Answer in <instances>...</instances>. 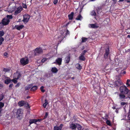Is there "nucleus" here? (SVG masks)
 Instances as JSON below:
<instances>
[{"instance_id": "obj_24", "label": "nucleus", "mask_w": 130, "mask_h": 130, "mask_svg": "<svg viewBox=\"0 0 130 130\" xmlns=\"http://www.w3.org/2000/svg\"><path fill=\"white\" fill-rule=\"evenodd\" d=\"M76 128H77L78 130H80L82 128V126L79 124L76 123Z\"/></svg>"}, {"instance_id": "obj_50", "label": "nucleus", "mask_w": 130, "mask_h": 130, "mask_svg": "<svg viewBox=\"0 0 130 130\" xmlns=\"http://www.w3.org/2000/svg\"><path fill=\"white\" fill-rule=\"evenodd\" d=\"M4 98V95H2L0 96V100L1 101Z\"/></svg>"}, {"instance_id": "obj_12", "label": "nucleus", "mask_w": 130, "mask_h": 130, "mask_svg": "<svg viewBox=\"0 0 130 130\" xmlns=\"http://www.w3.org/2000/svg\"><path fill=\"white\" fill-rule=\"evenodd\" d=\"M62 58H58L56 60V62H55L54 63H57L58 65H60L61 64V62L62 61Z\"/></svg>"}, {"instance_id": "obj_62", "label": "nucleus", "mask_w": 130, "mask_h": 130, "mask_svg": "<svg viewBox=\"0 0 130 130\" xmlns=\"http://www.w3.org/2000/svg\"><path fill=\"white\" fill-rule=\"evenodd\" d=\"M87 50H85L83 51L82 52H83L85 54V53H86L87 52Z\"/></svg>"}, {"instance_id": "obj_57", "label": "nucleus", "mask_w": 130, "mask_h": 130, "mask_svg": "<svg viewBox=\"0 0 130 130\" xmlns=\"http://www.w3.org/2000/svg\"><path fill=\"white\" fill-rule=\"evenodd\" d=\"M126 73V72L125 71H123L122 72H121V73L123 74H125Z\"/></svg>"}, {"instance_id": "obj_9", "label": "nucleus", "mask_w": 130, "mask_h": 130, "mask_svg": "<svg viewBox=\"0 0 130 130\" xmlns=\"http://www.w3.org/2000/svg\"><path fill=\"white\" fill-rule=\"evenodd\" d=\"M23 9L22 7H19L17 8L16 10L15 11L14 13V15H16L20 13L22 10Z\"/></svg>"}, {"instance_id": "obj_43", "label": "nucleus", "mask_w": 130, "mask_h": 130, "mask_svg": "<svg viewBox=\"0 0 130 130\" xmlns=\"http://www.w3.org/2000/svg\"><path fill=\"white\" fill-rule=\"evenodd\" d=\"M10 71V70L8 68H4L3 70V71L5 72H7L9 71Z\"/></svg>"}, {"instance_id": "obj_51", "label": "nucleus", "mask_w": 130, "mask_h": 130, "mask_svg": "<svg viewBox=\"0 0 130 130\" xmlns=\"http://www.w3.org/2000/svg\"><path fill=\"white\" fill-rule=\"evenodd\" d=\"M126 104V103L125 102H122L120 103V104L121 106H124Z\"/></svg>"}, {"instance_id": "obj_5", "label": "nucleus", "mask_w": 130, "mask_h": 130, "mask_svg": "<svg viewBox=\"0 0 130 130\" xmlns=\"http://www.w3.org/2000/svg\"><path fill=\"white\" fill-rule=\"evenodd\" d=\"M42 52V50L40 47L37 48L34 50V55L35 56H37L39 54L41 53Z\"/></svg>"}, {"instance_id": "obj_42", "label": "nucleus", "mask_w": 130, "mask_h": 130, "mask_svg": "<svg viewBox=\"0 0 130 130\" xmlns=\"http://www.w3.org/2000/svg\"><path fill=\"white\" fill-rule=\"evenodd\" d=\"M44 87L43 86H41L40 88V89L41 90V92L43 93H44L45 91V90L43 89Z\"/></svg>"}, {"instance_id": "obj_1", "label": "nucleus", "mask_w": 130, "mask_h": 130, "mask_svg": "<svg viewBox=\"0 0 130 130\" xmlns=\"http://www.w3.org/2000/svg\"><path fill=\"white\" fill-rule=\"evenodd\" d=\"M119 90L121 93L126 94L129 90L126 86L124 85L121 86L120 87Z\"/></svg>"}, {"instance_id": "obj_58", "label": "nucleus", "mask_w": 130, "mask_h": 130, "mask_svg": "<svg viewBox=\"0 0 130 130\" xmlns=\"http://www.w3.org/2000/svg\"><path fill=\"white\" fill-rule=\"evenodd\" d=\"M3 87V86L1 84H0V89H1Z\"/></svg>"}, {"instance_id": "obj_22", "label": "nucleus", "mask_w": 130, "mask_h": 130, "mask_svg": "<svg viewBox=\"0 0 130 130\" xmlns=\"http://www.w3.org/2000/svg\"><path fill=\"white\" fill-rule=\"evenodd\" d=\"M58 71V70L56 67L52 68L51 69L52 72L53 73H56Z\"/></svg>"}, {"instance_id": "obj_31", "label": "nucleus", "mask_w": 130, "mask_h": 130, "mask_svg": "<svg viewBox=\"0 0 130 130\" xmlns=\"http://www.w3.org/2000/svg\"><path fill=\"white\" fill-rule=\"evenodd\" d=\"M90 14L94 16H96V12L94 10H92L90 13Z\"/></svg>"}, {"instance_id": "obj_53", "label": "nucleus", "mask_w": 130, "mask_h": 130, "mask_svg": "<svg viewBox=\"0 0 130 130\" xmlns=\"http://www.w3.org/2000/svg\"><path fill=\"white\" fill-rule=\"evenodd\" d=\"M58 0H54V4L56 5L58 2Z\"/></svg>"}, {"instance_id": "obj_7", "label": "nucleus", "mask_w": 130, "mask_h": 130, "mask_svg": "<svg viewBox=\"0 0 130 130\" xmlns=\"http://www.w3.org/2000/svg\"><path fill=\"white\" fill-rule=\"evenodd\" d=\"M109 53V46H108V47L105 49V53L104 55V58L105 59L107 58Z\"/></svg>"}, {"instance_id": "obj_64", "label": "nucleus", "mask_w": 130, "mask_h": 130, "mask_svg": "<svg viewBox=\"0 0 130 130\" xmlns=\"http://www.w3.org/2000/svg\"><path fill=\"white\" fill-rule=\"evenodd\" d=\"M127 37L129 38H130V35H128L127 36Z\"/></svg>"}, {"instance_id": "obj_3", "label": "nucleus", "mask_w": 130, "mask_h": 130, "mask_svg": "<svg viewBox=\"0 0 130 130\" xmlns=\"http://www.w3.org/2000/svg\"><path fill=\"white\" fill-rule=\"evenodd\" d=\"M29 62V59L27 57L23 58L20 60V62L23 66H25L28 64Z\"/></svg>"}, {"instance_id": "obj_6", "label": "nucleus", "mask_w": 130, "mask_h": 130, "mask_svg": "<svg viewBox=\"0 0 130 130\" xmlns=\"http://www.w3.org/2000/svg\"><path fill=\"white\" fill-rule=\"evenodd\" d=\"M10 22L9 19L5 18H3L2 21L1 23L3 26H6L9 24Z\"/></svg>"}, {"instance_id": "obj_2", "label": "nucleus", "mask_w": 130, "mask_h": 130, "mask_svg": "<svg viewBox=\"0 0 130 130\" xmlns=\"http://www.w3.org/2000/svg\"><path fill=\"white\" fill-rule=\"evenodd\" d=\"M17 117L19 119H21L23 116V112L22 109H18L16 112Z\"/></svg>"}, {"instance_id": "obj_29", "label": "nucleus", "mask_w": 130, "mask_h": 130, "mask_svg": "<svg viewBox=\"0 0 130 130\" xmlns=\"http://www.w3.org/2000/svg\"><path fill=\"white\" fill-rule=\"evenodd\" d=\"M45 103H44L43 105V106L44 108H45L46 107L47 105L48 104L47 101L46 99H45Z\"/></svg>"}, {"instance_id": "obj_63", "label": "nucleus", "mask_w": 130, "mask_h": 130, "mask_svg": "<svg viewBox=\"0 0 130 130\" xmlns=\"http://www.w3.org/2000/svg\"><path fill=\"white\" fill-rule=\"evenodd\" d=\"M30 98V96H27V97L26 98L27 99H28Z\"/></svg>"}, {"instance_id": "obj_21", "label": "nucleus", "mask_w": 130, "mask_h": 130, "mask_svg": "<svg viewBox=\"0 0 130 130\" xmlns=\"http://www.w3.org/2000/svg\"><path fill=\"white\" fill-rule=\"evenodd\" d=\"M36 119H30L29 121V123L30 125H31L33 123H35L36 122Z\"/></svg>"}, {"instance_id": "obj_27", "label": "nucleus", "mask_w": 130, "mask_h": 130, "mask_svg": "<svg viewBox=\"0 0 130 130\" xmlns=\"http://www.w3.org/2000/svg\"><path fill=\"white\" fill-rule=\"evenodd\" d=\"M24 27V26L23 25H20L19 26H17L16 27V28L18 30H20L22 29Z\"/></svg>"}, {"instance_id": "obj_14", "label": "nucleus", "mask_w": 130, "mask_h": 130, "mask_svg": "<svg viewBox=\"0 0 130 130\" xmlns=\"http://www.w3.org/2000/svg\"><path fill=\"white\" fill-rule=\"evenodd\" d=\"M21 76V74L20 73L16 72L14 74V77L15 79H18Z\"/></svg>"}, {"instance_id": "obj_36", "label": "nucleus", "mask_w": 130, "mask_h": 130, "mask_svg": "<svg viewBox=\"0 0 130 130\" xmlns=\"http://www.w3.org/2000/svg\"><path fill=\"white\" fill-rule=\"evenodd\" d=\"M4 39L2 37H0V45L2 44V42L4 41Z\"/></svg>"}, {"instance_id": "obj_38", "label": "nucleus", "mask_w": 130, "mask_h": 130, "mask_svg": "<svg viewBox=\"0 0 130 130\" xmlns=\"http://www.w3.org/2000/svg\"><path fill=\"white\" fill-rule=\"evenodd\" d=\"M106 120V123L107 124L109 125V126H111V123L110 121L108 120V119L107 120Z\"/></svg>"}, {"instance_id": "obj_8", "label": "nucleus", "mask_w": 130, "mask_h": 130, "mask_svg": "<svg viewBox=\"0 0 130 130\" xmlns=\"http://www.w3.org/2000/svg\"><path fill=\"white\" fill-rule=\"evenodd\" d=\"M30 18V17L29 15L28 14H25L24 15V19L22 21L24 22H27Z\"/></svg>"}, {"instance_id": "obj_18", "label": "nucleus", "mask_w": 130, "mask_h": 130, "mask_svg": "<svg viewBox=\"0 0 130 130\" xmlns=\"http://www.w3.org/2000/svg\"><path fill=\"white\" fill-rule=\"evenodd\" d=\"M65 37V36H61L59 35L58 37V41H59V43H60L61 41L63 40V39Z\"/></svg>"}, {"instance_id": "obj_46", "label": "nucleus", "mask_w": 130, "mask_h": 130, "mask_svg": "<svg viewBox=\"0 0 130 130\" xmlns=\"http://www.w3.org/2000/svg\"><path fill=\"white\" fill-rule=\"evenodd\" d=\"M108 115L107 114H106L105 115V116H104V119L105 120H107L108 119Z\"/></svg>"}, {"instance_id": "obj_11", "label": "nucleus", "mask_w": 130, "mask_h": 130, "mask_svg": "<svg viewBox=\"0 0 130 130\" xmlns=\"http://www.w3.org/2000/svg\"><path fill=\"white\" fill-rule=\"evenodd\" d=\"M70 54L68 55L65 57L64 60V62L66 63H68L70 61Z\"/></svg>"}, {"instance_id": "obj_49", "label": "nucleus", "mask_w": 130, "mask_h": 130, "mask_svg": "<svg viewBox=\"0 0 130 130\" xmlns=\"http://www.w3.org/2000/svg\"><path fill=\"white\" fill-rule=\"evenodd\" d=\"M127 97L128 98H130V90H129L128 93L127 94Z\"/></svg>"}, {"instance_id": "obj_30", "label": "nucleus", "mask_w": 130, "mask_h": 130, "mask_svg": "<svg viewBox=\"0 0 130 130\" xmlns=\"http://www.w3.org/2000/svg\"><path fill=\"white\" fill-rule=\"evenodd\" d=\"M79 59L82 61H84L85 60V58L84 56H80L79 57Z\"/></svg>"}, {"instance_id": "obj_19", "label": "nucleus", "mask_w": 130, "mask_h": 130, "mask_svg": "<svg viewBox=\"0 0 130 130\" xmlns=\"http://www.w3.org/2000/svg\"><path fill=\"white\" fill-rule=\"evenodd\" d=\"M74 15V13L73 12H71V14H69L68 15L69 19L72 20L73 19Z\"/></svg>"}, {"instance_id": "obj_23", "label": "nucleus", "mask_w": 130, "mask_h": 130, "mask_svg": "<svg viewBox=\"0 0 130 130\" xmlns=\"http://www.w3.org/2000/svg\"><path fill=\"white\" fill-rule=\"evenodd\" d=\"M82 18V16L80 14L75 19L77 20L81 21Z\"/></svg>"}, {"instance_id": "obj_35", "label": "nucleus", "mask_w": 130, "mask_h": 130, "mask_svg": "<svg viewBox=\"0 0 130 130\" xmlns=\"http://www.w3.org/2000/svg\"><path fill=\"white\" fill-rule=\"evenodd\" d=\"M130 82V80L129 79H127L126 84L127 86V87H130V84H129V83Z\"/></svg>"}, {"instance_id": "obj_55", "label": "nucleus", "mask_w": 130, "mask_h": 130, "mask_svg": "<svg viewBox=\"0 0 130 130\" xmlns=\"http://www.w3.org/2000/svg\"><path fill=\"white\" fill-rule=\"evenodd\" d=\"M20 85V84L19 83H18L16 85L15 87H18Z\"/></svg>"}, {"instance_id": "obj_17", "label": "nucleus", "mask_w": 130, "mask_h": 130, "mask_svg": "<svg viewBox=\"0 0 130 130\" xmlns=\"http://www.w3.org/2000/svg\"><path fill=\"white\" fill-rule=\"evenodd\" d=\"M76 124H75L73 123H70L69 124V127L72 129L76 130Z\"/></svg>"}, {"instance_id": "obj_60", "label": "nucleus", "mask_w": 130, "mask_h": 130, "mask_svg": "<svg viewBox=\"0 0 130 130\" xmlns=\"http://www.w3.org/2000/svg\"><path fill=\"white\" fill-rule=\"evenodd\" d=\"M85 54L83 52H82V53L80 54V56H84Z\"/></svg>"}, {"instance_id": "obj_61", "label": "nucleus", "mask_w": 130, "mask_h": 130, "mask_svg": "<svg viewBox=\"0 0 130 130\" xmlns=\"http://www.w3.org/2000/svg\"><path fill=\"white\" fill-rule=\"evenodd\" d=\"M8 55V54L6 52H5L4 53V55L5 56H6Z\"/></svg>"}, {"instance_id": "obj_44", "label": "nucleus", "mask_w": 130, "mask_h": 130, "mask_svg": "<svg viewBox=\"0 0 130 130\" xmlns=\"http://www.w3.org/2000/svg\"><path fill=\"white\" fill-rule=\"evenodd\" d=\"M47 60L46 58H44L41 60V62L42 63H44Z\"/></svg>"}, {"instance_id": "obj_45", "label": "nucleus", "mask_w": 130, "mask_h": 130, "mask_svg": "<svg viewBox=\"0 0 130 130\" xmlns=\"http://www.w3.org/2000/svg\"><path fill=\"white\" fill-rule=\"evenodd\" d=\"M48 115V113L47 112H46L45 113V116H44V118L43 119H45L47 117V116Z\"/></svg>"}, {"instance_id": "obj_16", "label": "nucleus", "mask_w": 130, "mask_h": 130, "mask_svg": "<svg viewBox=\"0 0 130 130\" xmlns=\"http://www.w3.org/2000/svg\"><path fill=\"white\" fill-rule=\"evenodd\" d=\"M125 94L121 93L120 92V93L119 95V99L120 100H121V101H123L125 97Z\"/></svg>"}, {"instance_id": "obj_20", "label": "nucleus", "mask_w": 130, "mask_h": 130, "mask_svg": "<svg viewBox=\"0 0 130 130\" xmlns=\"http://www.w3.org/2000/svg\"><path fill=\"white\" fill-rule=\"evenodd\" d=\"M32 84H31L27 85L25 88V91L28 90L30 89L31 87L32 86Z\"/></svg>"}, {"instance_id": "obj_26", "label": "nucleus", "mask_w": 130, "mask_h": 130, "mask_svg": "<svg viewBox=\"0 0 130 130\" xmlns=\"http://www.w3.org/2000/svg\"><path fill=\"white\" fill-rule=\"evenodd\" d=\"M38 89V87L36 86H35L32 87L31 89L30 90L31 91H34L36 90H37Z\"/></svg>"}, {"instance_id": "obj_48", "label": "nucleus", "mask_w": 130, "mask_h": 130, "mask_svg": "<svg viewBox=\"0 0 130 130\" xmlns=\"http://www.w3.org/2000/svg\"><path fill=\"white\" fill-rule=\"evenodd\" d=\"M22 6L23 8H27V6L25 4H23Z\"/></svg>"}, {"instance_id": "obj_56", "label": "nucleus", "mask_w": 130, "mask_h": 130, "mask_svg": "<svg viewBox=\"0 0 130 130\" xmlns=\"http://www.w3.org/2000/svg\"><path fill=\"white\" fill-rule=\"evenodd\" d=\"M3 25L2 24V23L0 22V28H1L3 26Z\"/></svg>"}, {"instance_id": "obj_28", "label": "nucleus", "mask_w": 130, "mask_h": 130, "mask_svg": "<svg viewBox=\"0 0 130 130\" xmlns=\"http://www.w3.org/2000/svg\"><path fill=\"white\" fill-rule=\"evenodd\" d=\"M82 42H85L87 40L88 38L84 37H82Z\"/></svg>"}, {"instance_id": "obj_39", "label": "nucleus", "mask_w": 130, "mask_h": 130, "mask_svg": "<svg viewBox=\"0 0 130 130\" xmlns=\"http://www.w3.org/2000/svg\"><path fill=\"white\" fill-rule=\"evenodd\" d=\"M4 103L2 102H0V108H2L4 106Z\"/></svg>"}, {"instance_id": "obj_54", "label": "nucleus", "mask_w": 130, "mask_h": 130, "mask_svg": "<svg viewBox=\"0 0 130 130\" xmlns=\"http://www.w3.org/2000/svg\"><path fill=\"white\" fill-rule=\"evenodd\" d=\"M13 84H10L9 85V87L10 88V89L13 86Z\"/></svg>"}, {"instance_id": "obj_13", "label": "nucleus", "mask_w": 130, "mask_h": 130, "mask_svg": "<svg viewBox=\"0 0 130 130\" xmlns=\"http://www.w3.org/2000/svg\"><path fill=\"white\" fill-rule=\"evenodd\" d=\"M63 126L62 124H60L59 126H55L54 127V130H61Z\"/></svg>"}, {"instance_id": "obj_15", "label": "nucleus", "mask_w": 130, "mask_h": 130, "mask_svg": "<svg viewBox=\"0 0 130 130\" xmlns=\"http://www.w3.org/2000/svg\"><path fill=\"white\" fill-rule=\"evenodd\" d=\"M89 28H97L99 27L96 23L89 24Z\"/></svg>"}, {"instance_id": "obj_25", "label": "nucleus", "mask_w": 130, "mask_h": 130, "mask_svg": "<svg viewBox=\"0 0 130 130\" xmlns=\"http://www.w3.org/2000/svg\"><path fill=\"white\" fill-rule=\"evenodd\" d=\"M11 81V79H6L5 81V83L7 85L9 84Z\"/></svg>"}, {"instance_id": "obj_33", "label": "nucleus", "mask_w": 130, "mask_h": 130, "mask_svg": "<svg viewBox=\"0 0 130 130\" xmlns=\"http://www.w3.org/2000/svg\"><path fill=\"white\" fill-rule=\"evenodd\" d=\"M4 33L3 30L0 31V37H2L4 35Z\"/></svg>"}, {"instance_id": "obj_4", "label": "nucleus", "mask_w": 130, "mask_h": 130, "mask_svg": "<svg viewBox=\"0 0 130 130\" xmlns=\"http://www.w3.org/2000/svg\"><path fill=\"white\" fill-rule=\"evenodd\" d=\"M18 105L20 107L23 106H25L26 107H28L27 108H29L28 103L22 100L20 101L18 103Z\"/></svg>"}, {"instance_id": "obj_34", "label": "nucleus", "mask_w": 130, "mask_h": 130, "mask_svg": "<svg viewBox=\"0 0 130 130\" xmlns=\"http://www.w3.org/2000/svg\"><path fill=\"white\" fill-rule=\"evenodd\" d=\"M66 33L65 34V36H66H66H67L68 35H69L70 34V32L67 29L65 31Z\"/></svg>"}, {"instance_id": "obj_10", "label": "nucleus", "mask_w": 130, "mask_h": 130, "mask_svg": "<svg viewBox=\"0 0 130 130\" xmlns=\"http://www.w3.org/2000/svg\"><path fill=\"white\" fill-rule=\"evenodd\" d=\"M122 84L121 80L119 79L115 82V85L116 87H118L121 85Z\"/></svg>"}, {"instance_id": "obj_32", "label": "nucleus", "mask_w": 130, "mask_h": 130, "mask_svg": "<svg viewBox=\"0 0 130 130\" xmlns=\"http://www.w3.org/2000/svg\"><path fill=\"white\" fill-rule=\"evenodd\" d=\"M65 31V30H62L60 32V35L62 36H66L65 34H64Z\"/></svg>"}, {"instance_id": "obj_47", "label": "nucleus", "mask_w": 130, "mask_h": 130, "mask_svg": "<svg viewBox=\"0 0 130 130\" xmlns=\"http://www.w3.org/2000/svg\"><path fill=\"white\" fill-rule=\"evenodd\" d=\"M70 24V22H69L67 23L66 25H64L63 26V27H66L68 26V25Z\"/></svg>"}, {"instance_id": "obj_52", "label": "nucleus", "mask_w": 130, "mask_h": 130, "mask_svg": "<svg viewBox=\"0 0 130 130\" xmlns=\"http://www.w3.org/2000/svg\"><path fill=\"white\" fill-rule=\"evenodd\" d=\"M42 119H36V122H40L42 121Z\"/></svg>"}, {"instance_id": "obj_59", "label": "nucleus", "mask_w": 130, "mask_h": 130, "mask_svg": "<svg viewBox=\"0 0 130 130\" xmlns=\"http://www.w3.org/2000/svg\"><path fill=\"white\" fill-rule=\"evenodd\" d=\"M114 3L115 4L117 2V0H112Z\"/></svg>"}, {"instance_id": "obj_41", "label": "nucleus", "mask_w": 130, "mask_h": 130, "mask_svg": "<svg viewBox=\"0 0 130 130\" xmlns=\"http://www.w3.org/2000/svg\"><path fill=\"white\" fill-rule=\"evenodd\" d=\"M77 66H78V67H77L78 69L81 70L82 68V67L79 64H77Z\"/></svg>"}, {"instance_id": "obj_37", "label": "nucleus", "mask_w": 130, "mask_h": 130, "mask_svg": "<svg viewBox=\"0 0 130 130\" xmlns=\"http://www.w3.org/2000/svg\"><path fill=\"white\" fill-rule=\"evenodd\" d=\"M7 18L9 20V19H11L13 17L12 15H7Z\"/></svg>"}, {"instance_id": "obj_40", "label": "nucleus", "mask_w": 130, "mask_h": 130, "mask_svg": "<svg viewBox=\"0 0 130 130\" xmlns=\"http://www.w3.org/2000/svg\"><path fill=\"white\" fill-rule=\"evenodd\" d=\"M18 79H15V78H14L13 79H12L11 80V81H12L14 83V84H16L17 82V80Z\"/></svg>"}]
</instances>
